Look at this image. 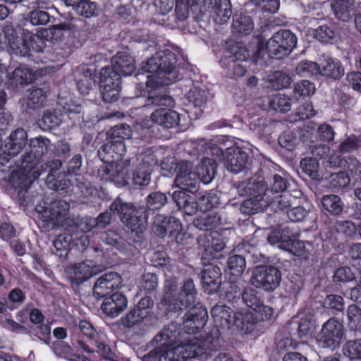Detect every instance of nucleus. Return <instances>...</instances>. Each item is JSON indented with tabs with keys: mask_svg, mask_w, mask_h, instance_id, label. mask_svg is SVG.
<instances>
[{
	"mask_svg": "<svg viewBox=\"0 0 361 361\" xmlns=\"http://www.w3.org/2000/svg\"><path fill=\"white\" fill-rule=\"evenodd\" d=\"M71 28L69 24L61 23L54 25L50 28L40 30L37 33V36L44 40V38L47 37H49L51 40H58L63 35L65 31L70 30Z\"/></svg>",
	"mask_w": 361,
	"mask_h": 361,
	"instance_id": "obj_38",
	"label": "nucleus"
},
{
	"mask_svg": "<svg viewBox=\"0 0 361 361\" xmlns=\"http://www.w3.org/2000/svg\"><path fill=\"white\" fill-rule=\"evenodd\" d=\"M300 166L312 179L317 180L322 178L319 171V163L316 159H303L300 161Z\"/></svg>",
	"mask_w": 361,
	"mask_h": 361,
	"instance_id": "obj_47",
	"label": "nucleus"
},
{
	"mask_svg": "<svg viewBox=\"0 0 361 361\" xmlns=\"http://www.w3.org/2000/svg\"><path fill=\"white\" fill-rule=\"evenodd\" d=\"M68 204L63 200H56L47 206L38 205L36 211L39 217L44 222L50 223L52 227L59 224L68 212Z\"/></svg>",
	"mask_w": 361,
	"mask_h": 361,
	"instance_id": "obj_11",
	"label": "nucleus"
},
{
	"mask_svg": "<svg viewBox=\"0 0 361 361\" xmlns=\"http://www.w3.org/2000/svg\"><path fill=\"white\" fill-rule=\"evenodd\" d=\"M149 319L147 317V312H140L135 308L129 312L121 319V324L127 328L137 327L144 324L147 325Z\"/></svg>",
	"mask_w": 361,
	"mask_h": 361,
	"instance_id": "obj_31",
	"label": "nucleus"
},
{
	"mask_svg": "<svg viewBox=\"0 0 361 361\" xmlns=\"http://www.w3.org/2000/svg\"><path fill=\"white\" fill-rule=\"evenodd\" d=\"M225 167L231 172L238 173L250 164L247 154L238 147H228L224 155Z\"/></svg>",
	"mask_w": 361,
	"mask_h": 361,
	"instance_id": "obj_16",
	"label": "nucleus"
},
{
	"mask_svg": "<svg viewBox=\"0 0 361 361\" xmlns=\"http://www.w3.org/2000/svg\"><path fill=\"white\" fill-rule=\"evenodd\" d=\"M34 74L32 71L24 65L19 66L11 73H8L6 82L12 85L27 84L32 81Z\"/></svg>",
	"mask_w": 361,
	"mask_h": 361,
	"instance_id": "obj_28",
	"label": "nucleus"
},
{
	"mask_svg": "<svg viewBox=\"0 0 361 361\" xmlns=\"http://www.w3.org/2000/svg\"><path fill=\"white\" fill-rule=\"evenodd\" d=\"M27 143V133L22 128L16 129L9 135V140L6 147L8 154L11 156L18 154L25 147Z\"/></svg>",
	"mask_w": 361,
	"mask_h": 361,
	"instance_id": "obj_25",
	"label": "nucleus"
},
{
	"mask_svg": "<svg viewBox=\"0 0 361 361\" xmlns=\"http://www.w3.org/2000/svg\"><path fill=\"white\" fill-rule=\"evenodd\" d=\"M167 202L166 195L161 192H152L147 197V207L151 210L159 209Z\"/></svg>",
	"mask_w": 361,
	"mask_h": 361,
	"instance_id": "obj_54",
	"label": "nucleus"
},
{
	"mask_svg": "<svg viewBox=\"0 0 361 361\" xmlns=\"http://www.w3.org/2000/svg\"><path fill=\"white\" fill-rule=\"evenodd\" d=\"M176 56L173 52L164 50L157 52L142 63L141 69L151 73L147 76L145 83L149 92H156L161 86L169 85L178 78V70L176 66Z\"/></svg>",
	"mask_w": 361,
	"mask_h": 361,
	"instance_id": "obj_2",
	"label": "nucleus"
},
{
	"mask_svg": "<svg viewBox=\"0 0 361 361\" xmlns=\"http://www.w3.org/2000/svg\"><path fill=\"white\" fill-rule=\"evenodd\" d=\"M324 209L331 214H340L343 209V203L339 196L336 195H324L322 199Z\"/></svg>",
	"mask_w": 361,
	"mask_h": 361,
	"instance_id": "obj_36",
	"label": "nucleus"
},
{
	"mask_svg": "<svg viewBox=\"0 0 361 361\" xmlns=\"http://www.w3.org/2000/svg\"><path fill=\"white\" fill-rule=\"evenodd\" d=\"M255 5L264 12L276 13L279 8V0H252Z\"/></svg>",
	"mask_w": 361,
	"mask_h": 361,
	"instance_id": "obj_62",
	"label": "nucleus"
},
{
	"mask_svg": "<svg viewBox=\"0 0 361 361\" xmlns=\"http://www.w3.org/2000/svg\"><path fill=\"white\" fill-rule=\"evenodd\" d=\"M361 147V138L355 135L348 136L343 142L340 145V152H350L355 150Z\"/></svg>",
	"mask_w": 361,
	"mask_h": 361,
	"instance_id": "obj_58",
	"label": "nucleus"
},
{
	"mask_svg": "<svg viewBox=\"0 0 361 361\" xmlns=\"http://www.w3.org/2000/svg\"><path fill=\"white\" fill-rule=\"evenodd\" d=\"M290 81V77L288 74L282 71H274L267 75L266 86L271 90H279L287 87Z\"/></svg>",
	"mask_w": 361,
	"mask_h": 361,
	"instance_id": "obj_32",
	"label": "nucleus"
},
{
	"mask_svg": "<svg viewBox=\"0 0 361 361\" xmlns=\"http://www.w3.org/2000/svg\"><path fill=\"white\" fill-rule=\"evenodd\" d=\"M216 6V22L219 24L226 23L231 16V5L229 0H215Z\"/></svg>",
	"mask_w": 361,
	"mask_h": 361,
	"instance_id": "obj_41",
	"label": "nucleus"
},
{
	"mask_svg": "<svg viewBox=\"0 0 361 361\" xmlns=\"http://www.w3.org/2000/svg\"><path fill=\"white\" fill-rule=\"evenodd\" d=\"M112 68L118 74L128 76L135 71V59L127 51L118 52L111 59Z\"/></svg>",
	"mask_w": 361,
	"mask_h": 361,
	"instance_id": "obj_22",
	"label": "nucleus"
},
{
	"mask_svg": "<svg viewBox=\"0 0 361 361\" xmlns=\"http://www.w3.org/2000/svg\"><path fill=\"white\" fill-rule=\"evenodd\" d=\"M122 280L121 276L115 272H109L101 276L95 282L93 293L96 298H104L111 293L114 289L121 287Z\"/></svg>",
	"mask_w": 361,
	"mask_h": 361,
	"instance_id": "obj_17",
	"label": "nucleus"
},
{
	"mask_svg": "<svg viewBox=\"0 0 361 361\" xmlns=\"http://www.w3.org/2000/svg\"><path fill=\"white\" fill-rule=\"evenodd\" d=\"M65 3L73 6L76 13L86 18L92 17L98 12L96 4L90 0H80L79 2L76 0H65Z\"/></svg>",
	"mask_w": 361,
	"mask_h": 361,
	"instance_id": "obj_30",
	"label": "nucleus"
},
{
	"mask_svg": "<svg viewBox=\"0 0 361 361\" xmlns=\"http://www.w3.org/2000/svg\"><path fill=\"white\" fill-rule=\"evenodd\" d=\"M226 57L228 63L244 61L249 57V52L243 43L235 42L228 45Z\"/></svg>",
	"mask_w": 361,
	"mask_h": 361,
	"instance_id": "obj_33",
	"label": "nucleus"
},
{
	"mask_svg": "<svg viewBox=\"0 0 361 361\" xmlns=\"http://www.w3.org/2000/svg\"><path fill=\"white\" fill-rule=\"evenodd\" d=\"M203 288L208 294L216 292L221 282V271L218 266L209 264L202 272Z\"/></svg>",
	"mask_w": 361,
	"mask_h": 361,
	"instance_id": "obj_20",
	"label": "nucleus"
},
{
	"mask_svg": "<svg viewBox=\"0 0 361 361\" xmlns=\"http://www.w3.org/2000/svg\"><path fill=\"white\" fill-rule=\"evenodd\" d=\"M103 151L109 154L112 157H114V154H115L117 156L115 159H118L125 154L126 145L121 140L111 139L103 146Z\"/></svg>",
	"mask_w": 361,
	"mask_h": 361,
	"instance_id": "obj_49",
	"label": "nucleus"
},
{
	"mask_svg": "<svg viewBox=\"0 0 361 361\" xmlns=\"http://www.w3.org/2000/svg\"><path fill=\"white\" fill-rule=\"evenodd\" d=\"M245 259L241 255H232L228 259V274L234 277L240 276L245 271Z\"/></svg>",
	"mask_w": 361,
	"mask_h": 361,
	"instance_id": "obj_40",
	"label": "nucleus"
},
{
	"mask_svg": "<svg viewBox=\"0 0 361 361\" xmlns=\"http://www.w3.org/2000/svg\"><path fill=\"white\" fill-rule=\"evenodd\" d=\"M314 85L308 80H301L295 84L293 87V97L297 101L304 100L314 94Z\"/></svg>",
	"mask_w": 361,
	"mask_h": 361,
	"instance_id": "obj_35",
	"label": "nucleus"
},
{
	"mask_svg": "<svg viewBox=\"0 0 361 361\" xmlns=\"http://www.w3.org/2000/svg\"><path fill=\"white\" fill-rule=\"evenodd\" d=\"M149 129L144 127L140 123H136L134 126V131L131 130L130 127L128 125H121L114 126L109 133L110 139L114 140H123L130 139L133 133H137L140 137L146 135Z\"/></svg>",
	"mask_w": 361,
	"mask_h": 361,
	"instance_id": "obj_23",
	"label": "nucleus"
},
{
	"mask_svg": "<svg viewBox=\"0 0 361 361\" xmlns=\"http://www.w3.org/2000/svg\"><path fill=\"white\" fill-rule=\"evenodd\" d=\"M314 329V324L307 318H300L298 322V334L301 339L307 338Z\"/></svg>",
	"mask_w": 361,
	"mask_h": 361,
	"instance_id": "obj_59",
	"label": "nucleus"
},
{
	"mask_svg": "<svg viewBox=\"0 0 361 361\" xmlns=\"http://www.w3.org/2000/svg\"><path fill=\"white\" fill-rule=\"evenodd\" d=\"M102 97L106 102H113L118 99L121 87L115 85L112 87H100Z\"/></svg>",
	"mask_w": 361,
	"mask_h": 361,
	"instance_id": "obj_60",
	"label": "nucleus"
},
{
	"mask_svg": "<svg viewBox=\"0 0 361 361\" xmlns=\"http://www.w3.org/2000/svg\"><path fill=\"white\" fill-rule=\"evenodd\" d=\"M180 161H178L173 156L165 157L161 162V169L162 175L164 176H171L178 172V167Z\"/></svg>",
	"mask_w": 361,
	"mask_h": 361,
	"instance_id": "obj_52",
	"label": "nucleus"
},
{
	"mask_svg": "<svg viewBox=\"0 0 361 361\" xmlns=\"http://www.w3.org/2000/svg\"><path fill=\"white\" fill-rule=\"evenodd\" d=\"M253 28V22L250 16H240L234 18L233 23V32L248 35L252 32Z\"/></svg>",
	"mask_w": 361,
	"mask_h": 361,
	"instance_id": "obj_42",
	"label": "nucleus"
},
{
	"mask_svg": "<svg viewBox=\"0 0 361 361\" xmlns=\"http://www.w3.org/2000/svg\"><path fill=\"white\" fill-rule=\"evenodd\" d=\"M331 183L335 188H345L350 183V176L345 171H339L331 175Z\"/></svg>",
	"mask_w": 361,
	"mask_h": 361,
	"instance_id": "obj_61",
	"label": "nucleus"
},
{
	"mask_svg": "<svg viewBox=\"0 0 361 361\" xmlns=\"http://www.w3.org/2000/svg\"><path fill=\"white\" fill-rule=\"evenodd\" d=\"M348 326L350 330L359 331L361 330V309L357 305H352L347 311Z\"/></svg>",
	"mask_w": 361,
	"mask_h": 361,
	"instance_id": "obj_43",
	"label": "nucleus"
},
{
	"mask_svg": "<svg viewBox=\"0 0 361 361\" xmlns=\"http://www.w3.org/2000/svg\"><path fill=\"white\" fill-rule=\"evenodd\" d=\"M243 302L253 310L262 302L259 293L252 288H247L242 294Z\"/></svg>",
	"mask_w": 361,
	"mask_h": 361,
	"instance_id": "obj_53",
	"label": "nucleus"
},
{
	"mask_svg": "<svg viewBox=\"0 0 361 361\" xmlns=\"http://www.w3.org/2000/svg\"><path fill=\"white\" fill-rule=\"evenodd\" d=\"M127 305L126 297L120 293H116L105 298L101 308L107 316L114 318L122 312L127 307Z\"/></svg>",
	"mask_w": 361,
	"mask_h": 361,
	"instance_id": "obj_21",
	"label": "nucleus"
},
{
	"mask_svg": "<svg viewBox=\"0 0 361 361\" xmlns=\"http://www.w3.org/2000/svg\"><path fill=\"white\" fill-rule=\"evenodd\" d=\"M61 121L62 118L61 116H58L55 113L48 111L43 115L40 126L44 130H51L59 126Z\"/></svg>",
	"mask_w": 361,
	"mask_h": 361,
	"instance_id": "obj_56",
	"label": "nucleus"
},
{
	"mask_svg": "<svg viewBox=\"0 0 361 361\" xmlns=\"http://www.w3.org/2000/svg\"><path fill=\"white\" fill-rule=\"evenodd\" d=\"M267 239L271 245L279 243L278 245L279 248L293 252L295 255L305 257V252H309L305 247V242H293L290 238L283 236L281 231L279 230L271 231L267 235Z\"/></svg>",
	"mask_w": 361,
	"mask_h": 361,
	"instance_id": "obj_12",
	"label": "nucleus"
},
{
	"mask_svg": "<svg viewBox=\"0 0 361 361\" xmlns=\"http://www.w3.org/2000/svg\"><path fill=\"white\" fill-rule=\"evenodd\" d=\"M281 281L279 269L273 266H257L250 278V283L258 288L266 291L275 290Z\"/></svg>",
	"mask_w": 361,
	"mask_h": 361,
	"instance_id": "obj_9",
	"label": "nucleus"
},
{
	"mask_svg": "<svg viewBox=\"0 0 361 361\" xmlns=\"http://www.w3.org/2000/svg\"><path fill=\"white\" fill-rule=\"evenodd\" d=\"M233 323L230 330L237 331L242 334H249L255 328L257 318L247 310H241L233 315Z\"/></svg>",
	"mask_w": 361,
	"mask_h": 361,
	"instance_id": "obj_19",
	"label": "nucleus"
},
{
	"mask_svg": "<svg viewBox=\"0 0 361 361\" xmlns=\"http://www.w3.org/2000/svg\"><path fill=\"white\" fill-rule=\"evenodd\" d=\"M181 228L180 222L176 218L159 214L154 221L152 231L157 235L165 238L179 234Z\"/></svg>",
	"mask_w": 361,
	"mask_h": 361,
	"instance_id": "obj_15",
	"label": "nucleus"
},
{
	"mask_svg": "<svg viewBox=\"0 0 361 361\" xmlns=\"http://www.w3.org/2000/svg\"><path fill=\"white\" fill-rule=\"evenodd\" d=\"M319 71V75L334 79H339L344 75L341 63L331 57H325L321 61Z\"/></svg>",
	"mask_w": 361,
	"mask_h": 361,
	"instance_id": "obj_24",
	"label": "nucleus"
},
{
	"mask_svg": "<svg viewBox=\"0 0 361 361\" xmlns=\"http://www.w3.org/2000/svg\"><path fill=\"white\" fill-rule=\"evenodd\" d=\"M28 19L32 25H44L49 22V15L46 11L35 9L29 13Z\"/></svg>",
	"mask_w": 361,
	"mask_h": 361,
	"instance_id": "obj_57",
	"label": "nucleus"
},
{
	"mask_svg": "<svg viewBox=\"0 0 361 361\" xmlns=\"http://www.w3.org/2000/svg\"><path fill=\"white\" fill-rule=\"evenodd\" d=\"M144 106H159L151 114L153 122L164 128H171L177 126L180 121V115L176 111L162 106H171L173 104V99L171 97L156 92H149V96L145 100Z\"/></svg>",
	"mask_w": 361,
	"mask_h": 361,
	"instance_id": "obj_5",
	"label": "nucleus"
},
{
	"mask_svg": "<svg viewBox=\"0 0 361 361\" xmlns=\"http://www.w3.org/2000/svg\"><path fill=\"white\" fill-rule=\"evenodd\" d=\"M166 293L161 304L169 312H176L194 305L185 314L181 326L182 333L171 323L157 334L153 342L157 347L149 352L159 361H195L199 357H208L211 354L202 345V340L212 343V338L202 331L208 316L207 309L196 302L197 291L192 280L188 279L178 288L176 279L165 281Z\"/></svg>",
	"mask_w": 361,
	"mask_h": 361,
	"instance_id": "obj_1",
	"label": "nucleus"
},
{
	"mask_svg": "<svg viewBox=\"0 0 361 361\" xmlns=\"http://www.w3.org/2000/svg\"><path fill=\"white\" fill-rule=\"evenodd\" d=\"M319 70L320 64L310 61H302L296 67V73L302 77L319 74Z\"/></svg>",
	"mask_w": 361,
	"mask_h": 361,
	"instance_id": "obj_48",
	"label": "nucleus"
},
{
	"mask_svg": "<svg viewBox=\"0 0 361 361\" xmlns=\"http://www.w3.org/2000/svg\"><path fill=\"white\" fill-rule=\"evenodd\" d=\"M324 303L325 307L334 309L338 311H342L344 307L343 298L337 295H328L325 298Z\"/></svg>",
	"mask_w": 361,
	"mask_h": 361,
	"instance_id": "obj_64",
	"label": "nucleus"
},
{
	"mask_svg": "<svg viewBox=\"0 0 361 361\" xmlns=\"http://www.w3.org/2000/svg\"><path fill=\"white\" fill-rule=\"evenodd\" d=\"M331 8L335 16L343 21H349L353 16V0H334Z\"/></svg>",
	"mask_w": 361,
	"mask_h": 361,
	"instance_id": "obj_29",
	"label": "nucleus"
},
{
	"mask_svg": "<svg viewBox=\"0 0 361 361\" xmlns=\"http://www.w3.org/2000/svg\"><path fill=\"white\" fill-rule=\"evenodd\" d=\"M39 176V173L33 171L32 177L26 173L24 171H14L10 177V183L11 185L18 190V192L25 190L32 182L33 179H36Z\"/></svg>",
	"mask_w": 361,
	"mask_h": 361,
	"instance_id": "obj_27",
	"label": "nucleus"
},
{
	"mask_svg": "<svg viewBox=\"0 0 361 361\" xmlns=\"http://www.w3.org/2000/svg\"><path fill=\"white\" fill-rule=\"evenodd\" d=\"M297 37L288 30H281L274 33L266 43L269 56L281 59L288 56L296 47Z\"/></svg>",
	"mask_w": 361,
	"mask_h": 361,
	"instance_id": "obj_8",
	"label": "nucleus"
},
{
	"mask_svg": "<svg viewBox=\"0 0 361 361\" xmlns=\"http://www.w3.org/2000/svg\"><path fill=\"white\" fill-rule=\"evenodd\" d=\"M269 105L275 111L287 112L291 109V99L286 94H277L270 99Z\"/></svg>",
	"mask_w": 361,
	"mask_h": 361,
	"instance_id": "obj_44",
	"label": "nucleus"
},
{
	"mask_svg": "<svg viewBox=\"0 0 361 361\" xmlns=\"http://www.w3.org/2000/svg\"><path fill=\"white\" fill-rule=\"evenodd\" d=\"M233 314H235V312L225 305H216L212 307L211 314L217 329L212 336V341L218 338L221 329L230 330L231 329Z\"/></svg>",
	"mask_w": 361,
	"mask_h": 361,
	"instance_id": "obj_14",
	"label": "nucleus"
},
{
	"mask_svg": "<svg viewBox=\"0 0 361 361\" xmlns=\"http://www.w3.org/2000/svg\"><path fill=\"white\" fill-rule=\"evenodd\" d=\"M337 35L336 31L328 25H321L314 32L317 39L326 43H331Z\"/></svg>",
	"mask_w": 361,
	"mask_h": 361,
	"instance_id": "obj_51",
	"label": "nucleus"
},
{
	"mask_svg": "<svg viewBox=\"0 0 361 361\" xmlns=\"http://www.w3.org/2000/svg\"><path fill=\"white\" fill-rule=\"evenodd\" d=\"M219 217L214 213H202L194 219L193 224L200 230L211 231L219 223Z\"/></svg>",
	"mask_w": 361,
	"mask_h": 361,
	"instance_id": "obj_34",
	"label": "nucleus"
},
{
	"mask_svg": "<svg viewBox=\"0 0 361 361\" xmlns=\"http://www.w3.org/2000/svg\"><path fill=\"white\" fill-rule=\"evenodd\" d=\"M102 270L101 266L96 265L91 261H87L69 267L67 274L73 283L80 284L101 272Z\"/></svg>",
	"mask_w": 361,
	"mask_h": 361,
	"instance_id": "obj_13",
	"label": "nucleus"
},
{
	"mask_svg": "<svg viewBox=\"0 0 361 361\" xmlns=\"http://www.w3.org/2000/svg\"><path fill=\"white\" fill-rule=\"evenodd\" d=\"M157 164V159L154 154L145 155L133 173V183L138 185H147L151 181L152 168Z\"/></svg>",
	"mask_w": 361,
	"mask_h": 361,
	"instance_id": "obj_18",
	"label": "nucleus"
},
{
	"mask_svg": "<svg viewBox=\"0 0 361 361\" xmlns=\"http://www.w3.org/2000/svg\"><path fill=\"white\" fill-rule=\"evenodd\" d=\"M274 198H270L269 204L279 211H283L287 209L293 203V200L295 201L296 199L288 192H285L281 195H277Z\"/></svg>",
	"mask_w": 361,
	"mask_h": 361,
	"instance_id": "obj_50",
	"label": "nucleus"
},
{
	"mask_svg": "<svg viewBox=\"0 0 361 361\" xmlns=\"http://www.w3.org/2000/svg\"><path fill=\"white\" fill-rule=\"evenodd\" d=\"M343 336V324L334 319H330L323 324L315 341L320 348H335L340 343Z\"/></svg>",
	"mask_w": 361,
	"mask_h": 361,
	"instance_id": "obj_10",
	"label": "nucleus"
},
{
	"mask_svg": "<svg viewBox=\"0 0 361 361\" xmlns=\"http://www.w3.org/2000/svg\"><path fill=\"white\" fill-rule=\"evenodd\" d=\"M49 140L47 138L39 137L31 139L30 146L35 149V154L38 156L43 155L47 152Z\"/></svg>",
	"mask_w": 361,
	"mask_h": 361,
	"instance_id": "obj_63",
	"label": "nucleus"
},
{
	"mask_svg": "<svg viewBox=\"0 0 361 361\" xmlns=\"http://www.w3.org/2000/svg\"><path fill=\"white\" fill-rule=\"evenodd\" d=\"M27 95V106L31 109H37L42 106L46 99V93L41 88L31 87Z\"/></svg>",
	"mask_w": 361,
	"mask_h": 361,
	"instance_id": "obj_46",
	"label": "nucleus"
},
{
	"mask_svg": "<svg viewBox=\"0 0 361 361\" xmlns=\"http://www.w3.org/2000/svg\"><path fill=\"white\" fill-rule=\"evenodd\" d=\"M198 177L190 162L180 161L174 180L175 185L180 190L174 191L172 197L179 209L188 215L197 211L194 193L199 186Z\"/></svg>",
	"mask_w": 361,
	"mask_h": 361,
	"instance_id": "obj_3",
	"label": "nucleus"
},
{
	"mask_svg": "<svg viewBox=\"0 0 361 361\" xmlns=\"http://www.w3.org/2000/svg\"><path fill=\"white\" fill-rule=\"evenodd\" d=\"M216 164L214 159H204L197 166L195 172L198 175V181L204 184L209 183L214 178Z\"/></svg>",
	"mask_w": 361,
	"mask_h": 361,
	"instance_id": "obj_26",
	"label": "nucleus"
},
{
	"mask_svg": "<svg viewBox=\"0 0 361 361\" xmlns=\"http://www.w3.org/2000/svg\"><path fill=\"white\" fill-rule=\"evenodd\" d=\"M287 188L286 180L279 175H274L273 177V182L271 185L270 189L267 190L264 194L266 197L270 200L271 194L283 192Z\"/></svg>",
	"mask_w": 361,
	"mask_h": 361,
	"instance_id": "obj_55",
	"label": "nucleus"
},
{
	"mask_svg": "<svg viewBox=\"0 0 361 361\" xmlns=\"http://www.w3.org/2000/svg\"><path fill=\"white\" fill-rule=\"evenodd\" d=\"M343 353L350 360H361V338L347 341L343 347Z\"/></svg>",
	"mask_w": 361,
	"mask_h": 361,
	"instance_id": "obj_45",
	"label": "nucleus"
},
{
	"mask_svg": "<svg viewBox=\"0 0 361 361\" xmlns=\"http://www.w3.org/2000/svg\"><path fill=\"white\" fill-rule=\"evenodd\" d=\"M2 43L8 51L16 56H26L31 51L40 52L46 47L45 40L37 36V34L22 30L20 27L16 29L6 25L4 27Z\"/></svg>",
	"mask_w": 361,
	"mask_h": 361,
	"instance_id": "obj_4",
	"label": "nucleus"
},
{
	"mask_svg": "<svg viewBox=\"0 0 361 361\" xmlns=\"http://www.w3.org/2000/svg\"><path fill=\"white\" fill-rule=\"evenodd\" d=\"M114 214H118L121 221L132 231L142 232L145 229L147 214L145 207L133 209L130 204L116 200L109 207Z\"/></svg>",
	"mask_w": 361,
	"mask_h": 361,
	"instance_id": "obj_6",
	"label": "nucleus"
},
{
	"mask_svg": "<svg viewBox=\"0 0 361 361\" xmlns=\"http://www.w3.org/2000/svg\"><path fill=\"white\" fill-rule=\"evenodd\" d=\"M176 11L178 18L183 20L188 17L190 11L197 13H201L202 11L200 6L195 4V1L190 4L189 0H176Z\"/></svg>",
	"mask_w": 361,
	"mask_h": 361,
	"instance_id": "obj_37",
	"label": "nucleus"
},
{
	"mask_svg": "<svg viewBox=\"0 0 361 361\" xmlns=\"http://www.w3.org/2000/svg\"><path fill=\"white\" fill-rule=\"evenodd\" d=\"M121 76L122 75L110 67L106 66L102 68L99 78L100 87L120 85Z\"/></svg>",
	"mask_w": 361,
	"mask_h": 361,
	"instance_id": "obj_39",
	"label": "nucleus"
},
{
	"mask_svg": "<svg viewBox=\"0 0 361 361\" xmlns=\"http://www.w3.org/2000/svg\"><path fill=\"white\" fill-rule=\"evenodd\" d=\"M238 191L241 195H250L251 197L245 200L240 206V211L245 214H254L259 212L269 205L270 200L261 194L264 191V186L259 183L243 182L238 187Z\"/></svg>",
	"mask_w": 361,
	"mask_h": 361,
	"instance_id": "obj_7",
	"label": "nucleus"
}]
</instances>
